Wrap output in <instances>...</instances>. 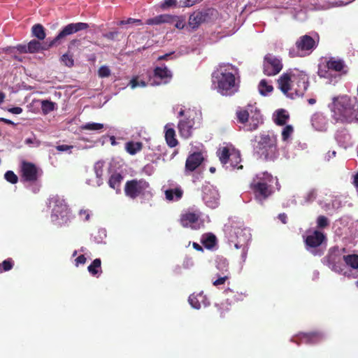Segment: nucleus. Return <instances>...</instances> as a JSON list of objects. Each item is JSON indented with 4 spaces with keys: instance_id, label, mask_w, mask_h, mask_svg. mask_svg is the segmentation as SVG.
Returning a JSON list of instances; mask_svg holds the SVG:
<instances>
[{
    "instance_id": "2eb2a0df",
    "label": "nucleus",
    "mask_w": 358,
    "mask_h": 358,
    "mask_svg": "<svg viewBox=\"0 0 358 358\" xmlns=\"http://www.w3.org/2000/svg\"><path fill=\"white\" fill-rule=\"evenodd\" d=\"M194 124V120L191 119L189 117L180 120L178 124L180 135L185 138H189L192 136V130Z\"/></svg>"
},
{
    "instance_id": "473e14b6",
    "label": "nucleus",
    "mask_w": 358,
    "mask_h": 358,
    "mask_svg": "<svg viewBox=\"0 0 358 358\" xmlns=\"http://www.w3.org/2000/svg\"><path fill=\"white\" fill-rule=\"evenodd\" d=\"M273 90V86L269 85L265 79H263L259 82V91L261 94L266 96Z\"/></svg>"
},
{
    "instance_id": "3c124183",
    "label": "nucleus",
    "mask_w": 358,
    "mask_h": 358,
    "mask_svg": "<svg viewBox=\"0 0 358 358\" xmlns=\"http://www.w3.org/2000/svg\"><path fill=\"white\" fill-rule=\"evenodd\" d=\"M218 278L213 282V285L214 286H219L221 285H224L227 280L229 279L228 275L220 276L217 275Z\"/></svg>"
},
{
    "instance_id": "20e7f679",
    "label": "nucleus",
    "mask_w": 358,
    "mask_h": 358,
    "mask_svg": "<svg viewBox=\"0 0 358 358\" xmlns=\"http://www.w3.org/2000/svg\"><path fill=\"white\" fill-rule=\"evenodd\" d=\"M254 151L261 159L274 160L278 155L277 136L274 134H261L254 145Z\"/></svg>"
},
{
    "instance_id": "0e129e2a",
    "label": "nucleus",
    "mask_w": 358,
    "mask_h": 358,
    "mask_svg": "<svg viewBox=\"0 0 358 358\" xmlns=\"http://www.w3.org/2000/svg\"><path fill=\"white\" fill-rule=\"evenodd\" d=\"M130 85H131V87L134 89V88H136V87L139 86L140 84L136 78H133L130 81Z\"/></svg>"
},
{
    "instance_id": "39448f33",
    "label": "nucleus",
    "mask_w": 358,
    "mask_h": 358,
    "mask_svg": "<svg viewBox=\"0 0 358 358\" xmlns=\"http://www.w3.org/2000/svg\"><path fill=\"white\" fill-rule=\"evenodd\" d=\"M20 178L21 182L27 187H31L34 193L39 191L38 183L43 175V171L35 164L22 161L20 165Z\"/></svg>"
},
{
    "instance_id": "2f4dec72",
    "label": "nucleus",
    "mask_w": 358,
    "mask_h": 358,
    "mask_svg": "<svg viewBox=\"0 0 358 358\" xmlns=\"http://www.w3.org/2000/svg\"><path fill=\"white\" fill-rule=\"evenodd\" d=\"M344 264L354 269L358 268V255H348L343 256Z\"/></svg>"
},
{
    "instance_id": "a18cd8bd",
    "label": "nucleus",
    "mask_w": 358,
    "mask_h": 358,
    "mask_svg": "<svg viewBox=\"0 0 358 358\" xmlns=\"http://www.w3.org/2000/svg\"><path fill=\"white\" fill-rule=\"evenodd\" d=\"M294 131V129L292 125H286L282 131V139L284 141L288 140Z\"/></svg>"
},
{
    "instance_id": "7c9ffc66",
    "label": "nucleus",
    "mask_w": 358,
    "mask_h": 358,
    "mask_svg": "<svg viewBox=\"0 0 358 358\" xmlns=\"http://www.w3.org/2000/svg\"><path fill=\"white\" fill-rule=\"evenodd\" d=\"M32 35L41 41L45 38V29L41 24H34L31 28Z\"/></svg>"
},
{
    "instance_id": "dca6fc26",
    "label": "nucleus",
    "mask_w": 358,
    "mask_h": 358,
    "mask_svg": "<svg viewBox=\"0 0 358 358\" xmlns=\"http://www.w3.org/2000/svg\"><path fill=\"white\" fill-rule=\"evenodd\" d=\"M203 157L201 152H195L188 156L185 162V170L194 171L203 162Z\"/></svg>"
},
{
    "instance_id": "58836bf2",
    "label": "nucleus",
    "mask_w": 358,
    "mask_h": 358,
    "mask_svg": "<svg viewBox=\"0 0 358 358\" xmlns=\"http://www.w3.org/2000/svg\"><path fill=\"white\" fill-rule=\"evenodd\" d=\"M236 117L239 122L246 123L249 120V113L247 110L240 109L236 111Z\"/></svg>"
},
{
    "instance_id": "f704fd0d",
    "label": "nucleus",
    "mask_w": 358,
    "mask_h": 358,
    "mask_svg": "<svg viewBox=\"0 0 358 358\" xmlns=\"http://www.w3.org/2000/svg\"><path fill=\"white\" fill-rule=\"evenodd\" d=\"M56 103L51 101L43 100L41 101V110L43 114L46 115L55 109Z\"/></svg>"
},
{
    "instance_id": "e2e57ef3",
    "label": "nucleus",
    "mask_w": 358,
    "mask_h": 358,
    "mask_svg": "<svg viewBox=\"0 0 358 358\" xmlns=\"http://www.w3.org/2000/svg\"><path fill=\"white\" fill-rule=\"evenodd\" d=\"M278 219L282 222L283 224H286L287 221V216L285 213H280L278 215Z\"/></svg>"
},
{
    "instance_id": "4468645a",
    "label": "nucleus",
    "mask_w": 358,
    "mask_h": 358,
    "mask_svg": "<svg viewBox=\"0 0 358 358\" xmlns=\"http://www.w3.org/2000/svg\"><path fill=\"white\" fill-rule=\"evenodd\" d=\"M325 239L326 236L322 232L315 230L312 234L306 236L305 244L307 248H315L320 246Z\"/></svg>"
},
{
    "instance_id": "864d4df0",
    "label": "nucleus",
    "mask_w": 358,
    "mask_h": 358,
    "mask_svg": "<svg viewBox=\"0 0 358 358\" xmlns=\"http://www.w3.org/2000/svg\"><path fill=\"white\" fill-rule=\"evenodd\" d=\"M94 171L96 177L99 179H101V177L103 176V168L102 166L99 165V164H96L94 166Z\"/></svg>"
},
{
    "instance_id": "9d476101",
    "label": "nucleus",
    "mask_w": 358,
    "mask_h": 358,
    "mask_svg": "<svg viewBox=\"0 0 358 358\" xmlns=\"http://www.w3.org/2000/svg\"><path fill=\"white\" fill-rule=\"evenodd\" d=\"M283 68L282 59L272 53H267L263 59L262 71L267 76L278 74Z\"/></svg>"
},
{
    "instance_id": "c03bdc74",
    "label": "nucleus",
    "mask_w": 358,
    "mask_h": 358,
    "mask_svg": "<svg viewBox=\"0 0 358 358\" xmlns=\"http://www.w3.org/2000/svg\"><path fill=\"white\" fill-rule=\"evenodd\" d=\"M62 62L64 64L68 67H72L74 65V60L73 59V55H69L68 52L64 54L61 57Z\"/></svg>"
},
{
    "instance_id": "a211bd4d",
    "label": "nucleus",
    "mask_w": 358,
    "mask_h": 358,
    "mask_svg": "<svg viewBox=\"0 0 358 358\" xmlns=\"http://www.w3.org/2000/svg\"><path fill=\"white\" fill-rule=\"evenodd\" d=\"M203 200L208 207L214 208L218 204V194L214 189L205 188L203 190Z\"/></svg>"
},
{
    "instance_id": "6e6d98bb",
    "label": "nucleus",
    "mask_w": 358,
    "mask_h": 358,
    "mask_svg": "<svg viewBox=\"0 0 358 358\" xmlns=\"http://www.w3.org/2000/svg\"><path fill=\"white\" fill-rule=\"evenodd\" d=\"M202 1L203 0H185L183 3V6L190 7V6H192L195 5L196 3H198Z\"/></svg>"
},
{
    "instance_id": "052dcab7",
    "label": "nucleus",
    "mask_w": 358,
    "mask_h": 358,
    "mask_svg": "<svg viewBox=\"0 0 358 358\" xmlns=\"http://www.w3.org/2000/svg\"><path fill=\"white\" fill-rule=\"evenodd\" d=\"M79 214L80 216L84 215L85 216V220L87 221L90 219V213L87 210L82 209L80 210Z\"/></svg>"
},
{
    "instance_id": "37998d69",
    "label": "nucleus",
    "mask_w": 358,
    "mask_h": 358,
    "mask_svg": "<svg viewBox=\"0 0 358 358\" xmlns=\"http://www.w3.org/2000/svg\"><path fill=\"white\" fill-rule=\"evenodd\" d=\"M329 225L328 218L324 215H320L317 218V227L318 229H324Z\"/></svg>"
},
{
    "instance_id": "603ef678",
    "label": "nucleus",
    "mask_w": 358,
    "mask_h": 358,
    "mask_svg": "<svg viewBox=\"0 0 358 358\" xmlns=\"http://www.w3.org/2000/svg\"><path fill=\"white\" fill-rule=\"evenodd\" d=\"M316 196H317V192L315 189H311L310 190L306 196V200L307 201H313V200H315L316 199Z\"/></svg>"
},
{
    "instance_id": "c85d7f7f",
    "label": "nucleus",
    "mask_w": 358,
    "mask_h": 358,
    "mask_svg": "<svg viewBox=\"0 0 358 358\" xmlns=\"http://www.w3.org/2000/svg\"><path fill=\"white\" fill-rule=\"evenodd\" d=\"M87 270L92 275H96L101 273V261L100 259H95L87 267Z\"/></svg>"
},
{
    "instance_id": "1a4fd4ad",
    "label": "nucleus",
    "mask_w": 358,
    "mask_h": 358,
    "mask_svg": "<svg viewBox=\"0 0 358 358\" xmlns=\"http://www.w3.org/2000/svg\"><path fill=\"white\" fill-rule=\"evenodd\" d=\"M150 188V184L145 179H133L125 183L124 193L128 197L135 199L144 196Z\"/></svg>"
},
{
    "instance_id": "393cba45",
    "label": "nucleus",
    "mask_w": 358,
    "mask_h": 358,
    "mask_svg": "<svg viewBox=\"0 0 358 358\" xmlns=\"http://www.w3.org/2000/svg\"><path fill=\"white\" fill-rule=\"evenodd\" d=\"M165 140L170 148H174L178 144L175 130L173 128H169L168 125L165 126Z\"/></svg>"
},
{
    "instance_id": "423d86ee",
    "label": "nucleus",
    "mask_w": 358,
    "mask_h": 358,
    "mask_svg": "<svg viewBox=\"0 0 358 358\" xmlns=\"http://www.w3.org/2000/svg\"><path fill=\"white\" fill-rule=\"evenodd\" d=\"M264 178H257L250 184V189L252 190L255 199L261 204L271 196L273 193V178L271 175L264 173Z\"/></svg>"
},
{
    "instance_id": "5fc2aeb1",
    "label": "nucleus",
    "mask_w": 358,
    "mask_h": 358,
    "mask_svg": "<svg viewBox=\"0 0 358 358\" xmlns=\"http://www.w3.org/2000/svg\"><path fill=\"white\" fill-rule=\"evenodd\" d=\"M119 34L118 31H109L108 33H106L103 34V37L109 39V40H114L115 37L117 36Z\"/></svg>"
},
{
    "instance_id": "6ab92c4d",
    "label": "nucleus",
    "mask_w": 358,
    "mask_h": 358,
    "mask_svg": "<svg viewBox=\"0 0 358 358\" xmlns=\"http://www.w3.org/2000/svg\"><path fill=\"white\" fill-rule=\"evenodd\" d=\"M199 218V215L194 213H186L181 215L180 219V224L183 227H190L192 229H196V227L194 226Z\"/></svg>"
},
{
    "instance_id": "7ed1b4c3",
    "label": "nucleus",
    "mask_w": 358,
    "mask_h": 358,
    "mask_svg": "<svg viewBox=\"0 0 358 358\" xmlns=\"http://www.w3.org/2000/svg\"><path fill=\"white\" fill-rule=\"evenodd\" d=\"M211 80L214 88L223 96H231L238 90L239 85L235 75L226 66H220L215 70Z\"/></svg>"
},
{
    "instance_id": "13d9d810",
    "label": "nucleus",
    "mask_w": 358,
    "mask_h": 358,
    "mask_svg": "<svg viewBox=\"0 0 358 358\" xmlns=\"http://www.w3.org/2000/svg\"><path fill=\"white\" fill-rule=\"evenodd\" d=\"M7 110L9 113H11L13 114H16V115H18V114H20L22 113V108L21 107H18V106L9 108L7 109Z\"/></svg>"
},
{
    "instance_id": "bb28decb",
    "label": "nucleus",
    "mask_w": 358,
    "mask_h": 358,
    "mask_svg": "<svg viewBox=\"0 0 358 358\" xmlns=\"http://www.w3.org/2000/svg\"><path fill=\"white\" fill-rule=\"evenodd\" d=\"M122 180L123 176L120 173H115L110 176L108 180V185L110 187L119 191Z\"/></svg>"
},
{
    "instance_id": "4c0bfd02",
    "label": "nucleus",
    "mask_w": 358,
    "mask_h": 358,
    "mask_svg": "<svg viewBox=\"0 0 358 358\" xmlns=\"http://www.w3.org/2000/svg\"><path fill=\"white\" fill-rule=\"evenodd\" d=\"M220 161L222 164H226L229 160L230 153L228 148L224 147L217 152Z\"/></svg>"
},
{
    "instance_id": "79ce46f5",
    "label": "nucleus",
    "mask_w": 358,
    "mask_h": 358,
    "mask_svg": "<svg viewBox=\"0 0 358 358\" xmlns=\"http://www.w3.org/2000/svg\"><path fill=\"white\" fill-rule=\"evenodd\" d=\"M4 178L13 185L18 182V177L13 171H7L4 174Z\"/></svg>"
},
{
    "instance_id": "f03ea898",
    "label": "nucleus",
    "mask_w": 358,
    "mask_h": 358,
    "mask_svg": "<svg viewBox=\"0 0 358 358\" xmlns=\"http://www.w3.org/2000/svg\"><path fill=\"white\" fill-rule=\"evenodd\" d=\"M89 24L85 22L70 23L65 26L60 32L50 42L45 43V46L36 40H31L27 47H23L22 51L24 52L35 53L42 50H47L52 46H57L62 43V41L68 36L79 31L87 29Z\"/></svg>"
},
{
    "instance_id": "72a5a7b5",
    "label": "nucleus",
    "mask_w": 358,
    "mask_h": 358,
    "mask_svg": "<svg viewBox=\"0 0 358 358\" xmlns=\"http://www.w3.org/2000/svg\"><path fill=\"white\" fill-rule=\"evenodd\" d=\"M309 83L308 80L304 79V78H301L297 84L298 87L299 89H296V94L299 96H303L305 92L307 90L308 87Z\"/></svg>"
},
{
    "instance_id": "f257e3e1",
    "label": "nucleus",
    "mask_w": 358,
    "mask_h": 358,
    "mask_svg": "<svg viewBox=\"0 0 358 358\" xmlns=\"http://www.w3.org/2000/svg\"><path fill=\"white\" fill-rule=\"evenodd\" d=\"M329 106L336 122L350 124L358 122V100L356 97L345 94L334 96Z\"/></svg>"
},
{
    "instance_id": "c756f323",
    "label": "nucleus",
    "mask_w": 358,
    "mask_h": 358,
    "mask_svg": "<svg viewBox=\"0 0 358 358\" xmlns=\"http://www.w3.org/2000/svg\"><path fill=\"white\" fill-rule=\"evenodd\" d=\"M289 119V115L287 113V111L284 109H280L276 112V117L275 119V122L276 124L282 126L285 125Z\"/></svg>"
},
{
    "instance_id": "0eeeda50",
    "label": "nucleus",
    "mask_w": 358,
    "mask_h": 358,
    "mask_svg": "<svg viewBox=\"0 0 358 358\" xmlns=\"http://www.w3.org/2000/svg\"><path fill=\"white\" fill-rule=\"evenodd\" d=\"M317 46V42L309 35H303L296 41L295 47L290 48L289 55L291 57H304L310 55Z\"/></svg>"
},
{
    "instance_id": "e433bc0d",
    "label": "nucleus",
    "mask_w": 358,
    "mask_h": 358,
    "mask_svg": "<svg viewBox=\"0 0 358 358\" xmlns=\"http://www.w3.org/2000/svg\"><path fill=\"white\" fill-rule=\"evenodd\" d=\"M198 297L203 299L204 296L202 295V294H199L197 295H195L194 294H191L189 296V304L196 309H199L201 308V302L200 300L198 299Z\"/></svg>"
},
{
    "instance_id": "de8ad7c7",
    "label": "nucleus",
    "mask_w": 358,
    "mask_h": 358,
    "mask_svg": "<svg viewBox=\"0 0 358 358\" xmlns=\"http://www.w3.org/2000/svg\"><path fill=\"white\" fill-rule=\"evenodd\" d=\"M98 74L101 78H106L110 75V70L108 66H102L99 69Z\"/></svg>"
},
{
    "instance_id": "aec40b11",
    "label": "nucleus",
    "mask_w": 358,
    "mask_h": 358,
    "mask_svg": "<svg viewBox=\"0 0 358 358\" xmlns=\"http://www.w3.org/2000/svg\"><path fill=\"white\" fill-rule=\"evenodd\" d=\"M278 84L281 92L287 95L291 89V75L288 73H282L278 79Z\"/></svg>"
},
{
    "instance_id": "a19ab883",
    "label": "nucleus",
    "mask_w": 358,
    "mask_h": 358,
    "mask_svg": "<svg viewBox=\"0 0 358 358\" xmlns=\"http://www.w3.org/2000/svg\"><path fill=\"white\" fill-rule=\"evenodd\" d=\"M103 128V124L100 123L90 122L80 126L82 130H100Z\"/></svg>"
},
{
    "instance_id": "680f3d73",
    "label": "nucleus",
    "mask_w": 358,
    "mask_h": 358,
    "mask_svg": "<svg viewBox=\"0 0 358 358\" xmlns=\"http://www.w3.org/2000/svg\"><path fill=\"white\" fill-rule=\"evenodd\" d=\"M174 52H170V53H167V54H165V55H161L159 56L158 58H157V60L158 61H162V60H168L169 59V57L173 54Z\"/></svg>"
},
{
    "instance_id": "f8f14e48",
    "label": "nucleus",
    "mask_w": 358,
    "mask_h": 358,
    "mask_svg": "<svg viewBox=\"0 0 358 358\" xmlns=\"http://www.w3.org/2000/svg\"><path fill=\"white\" fill-rule=\"evenodd\" d=\"M172 78L173 73L167 66H157L153 70L152 76H150L149 82L153 86L166 85L170 83Z\"/></svg>"
},
{
    "instance_id": "774afa93",
    "label": "nucleus",
    "mask_w": 358,
    "mask_h": 358,
    "mask_svg": "<svg viewBox=\"0 0 358 358\" xmlns=\"http://www.w3.org/2000/svg\"><path fill=\"white\" fill-rule=\"evenodd\" d=\"M193 245V248L197 250V251H199V252H203V248L197 243H193L192 244Z\"/></svg>"
},
{
    "instance_id": "4be33fe9",
    "label": "nucleus",
    "mask_w": 358,
    "mask_h": 358,
    "mask_svg": "<svg viewBox=\"0 0 358 358\" xmlns=\"http://www.w3.org/2000/svg\"><path fill=\"white\" fill-rule=\"evenodd\" d=\"M55 205L52 208V213H70L69 208L64 199L56 197L54 199Z\"/></svg>"
},
{
    "instance_id": "69168bd1",
    "label": "nucleus",
    "mask_w": 358,
    "mask_h": 358,
    "mask_svg": "<svg viewBox=\"0 0 358 358\" xmlns=\"http://www.w3.org/2000/svg\"><path fill=\"white\" fill-rule=\"evenodd\" d=\"M0 122H3L7 124H10L12 126H15V124L12 120L4 118V117H0Z\"/></svg>"
},
{
    "instance_id": "cd10ccee",
    "label": "nucleus",
    "mask_w": 358,
    "mask_h": 358,
    "mask_svg": "<svg viewBox=\"0 0 358 358\" xmlns=\"http://www.w3.org/2000/svg\"><path fill=\"white\" fill-rule=\"evenodd\" d=\"M125 148L128 153L134 155L142 150L143 143L141 142L129 141L126 143Z\"/></svg>"
},
{
    "instance_id": "f3484780",
    "label": "nucleus",
    "mask_w": 358,
    "mask_h": 358,
    "mask_svg": "<svg viewBox=\"0 0 358 358\" xmlns=\"http://www.w3.org/2000/svg\"><path fill=\"white\" fill-rule=\"evenodd\" d=\"M324 339V336L319 331H311L300 334V340L306 344H315L320 343Z\"/></svg>"
},
{
    "instance_id": "49530a36",
    "label": "nucleus",
    "mask_w": 358,
    "mask_h": 358,
    "mask_svg": "<svg viewBox=\"0 0 358 358\" xmlns=\"http://www.w3.org/2000/svg\"><path fill=\"white\" fill-rule=\"evenodd\" d=\"M248 241V238H245V240L241 243V241H238V243H235V247L237 249L241 248L243 250V257L245 259L246 257V252H247V242Z\"/></svg>"
},
{
    "instance_id": "6e6552de",
    "label": "nucleus",
    "mask_w": 358,
    "mask_h": 358,
    "mask_svg": "<svg viewBox=\"0 0 358 358\" xmlns=\"http://www.w3.org/2000/svg\"><path fill=\"white\" fill-rule=\"evenodd\" d=\"M323 260L324 263L331 268V271L339 274L346 275L343 256L338 246L329 248L327 255L324 257Z\"/></svg>"
},
{
    "instance_id": "a878e982",
    "label": "nucleus",
    "mask_w": 358,
    "mask_h": 358,
    "mask_svg": "<svg viewBox=\"0 0 358 358\" xmlns=\"http://www.w3.org/2000/svg\"><path fill=\"white\" fill-rule=\"evenodd\" d=\"M201 242L206 248L210 250L216 245L217 239L214 234H207L202 236Z\"/></svg>"
},
{
    "instance_id": "c9c22d12",
    "label": "nucleus",
    "mask_w": 358,
    "mask_h": 358,
    "mask_svg": "<svg viewBox=\"0 0 358 358\" xmlns=\"http://www.w3.org/2000/svg\"><path fill=\"white\" fill-rule=\"evenodd\" d=\"M262 123V116L259 113L255 115V116H252L250 118V122L249 124V127L248 130L254 131L256 130L259 124Z\"/></svg>"
},
{
    "instance_id": "ea45409f",
    "label": "nucleus",
    "mask_w": 358,
    "mask_h": 358,
    "mask_svg": "<svg viewBox=\"0 0 358 358\" xmlns=\"http://www.w3.org/2000/svg\"><path fill=\"white\" fill-rule=\"evenodd\" d=\"M14 262L11 258H8L0 263V273L8 271L13 268Z\"/></svg>"
},
{
    "instance_id": "338daca9",
    "label": "nucleus",
    "mask_w": 358,
    "mask_h": 358,
    "mask_svg": "<svg viewBox=\"0 0 358 358\" xmlns=\"http://www.w3.org/2000/svg\"><path fill=\"white\" fill-rule=\"evenodd\" d=\"M346 276H348V278H358V272H356V273H353L350 271V272L349 273H348L346 272Z\"/></svg>"
},
{
    "instance_id": "09e8293b",
    "label": "nucleus",
    "mask_w": 358,
    "mask_h": 358,
    "mask_svg": "<svg viewBox=\"0 0 358 358\" xmlns=\"http://www.w3.org/2000/svg\"><path fill=\"white\" fill-rule=\"evenodd\" d=\"M129 24H136L138 25L143 24L142 21L139 19L129 17L127 20H121L118 22V25H124Z\"/></svg>"
},
{
    "instance_id": "4d7b16f0",
    "label": "nucleus",
    "mask_w": 358,
    "mask_h": 358,
    "mask_svg": "<svg viewBox=\"0 0 358 358\" xmlns=\"http://www.w3.org/2000/svg\"><path fill=\"white\" fill-rule=\"evenodd\" d=\"M86 257H85L84 255H81L80 256H78L76 259V266H78L79 264H85L86 262Z\"/></svg>"
},
{
    "instance_id": "412c9836",
    "label": "nucleus",
    "mask_w": 358,
    "mask_h": 358,
    "mask_svg": "<svg viewBox=\"0 0 358 358\" xmlns=\"http://www.w3.org/2000/svg\"><path fill=\"white\" fill-rule=\"evenodd\" d=\"M52 222L57 227L68 225L70 222V213H53L51 215Z\"/></svg>"
},
{
    "instance_id": "5701e85b",
    "label": "nucleus",
    "mask_w": 358,
    "mask_h": 358,
    "mask_svg": "<svg viewBox=\"0 0 358 358\" xmlns=\"http://www.w3.org/2000/svg\"><path fill=\"white\" fill-rule=\"evenodd\" d=\"M166 200L169 201H178L183 195V190L180 187L166 189L164 192Z\"/></svg>"
},
{
    "instance_id": "9b49d317",
    "label": "nucleus",
    "mask_w": 358,
    "mask_h": 358,
    "mask_svg": "<svg viewBox=\"0 0 358 358\" xmlns=\"http://www.w3.org/2000/svg\"><path fill=\"white\" fill-rule=\"evenodd\" d=\"M146 24L154 25L161 24H174L175 27L182 29L185 27V20L182 16H176L169 14L159 15L155 17L148 19Z\"/></svg>"
},
{
    "instance_id": "bf43d9fd",
    "label": "nucleus",
    "mask_w": 358,
    "mask_h": 358,
    "mask_svg": "<svg viewBox=\"0 0 358 358\" xmlns=\"http://www.w3.org/2000/svg\"><path fill=\"white\" fill-rule=\"evenodd\" d=\"M71 148H73V146L68 145H59L56 147V149L60 152L67 151Z\"/></svg>"
},
{
    "instance_id": "8fccbe9b",
    "label": "nucleus",
    "mask_w": 358,
    "mask_h": 358,
    "mask_svg": "<svg viewBox=\"0 0 358 358\" xmlns=\"http://www.w3.org/2000/svg\"><path fill=\"white\" fill-rule=\"evenodd\" d=\"M177 5V0H164L160 8L162 10H166L169 8L176 6Z\"/></svg>"
},
{
    "instance_id": "ddd939ff",
    "label": "nucleus",
    "mask_w": 358,
    "mask_h": 358,
    "mask_svg": "<svg viewBox=\"0 0 358 358\" xmlns=\"http://www.w3.org/2000/svg\"><path fill=\"white\" fill-rule=\"evenodd\" d=\"M213 12V9L194 11L189 17V26L194 29L198 28L201 24L210 19Z\"/></svg>"
},
{
    "instance_id": "b1692460",
    "label": "nucleus",
    "mask_w": 358,
    "mask_h": 358,
    "mask_svg": "<svg viewBox=\"0 0 358 358\" xmlns=\"http://www.w3.org/2000/svg\"><path fill=\"white\" fill-rule=\"evenodd\" d=\"M345 66V65L343 60L341 59H336L335 57H331L327 62V67L328 69L336 72H341L343 70Z\"/></svg>"
}]
</instances>
